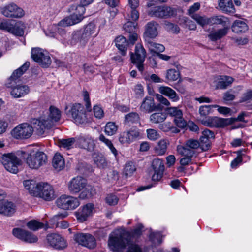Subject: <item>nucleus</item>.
Instances as JSON below:
<instances>
[{
    "mask_svg": "<svg viewBox=\"0 0 252 252\" xmlns=\"http://www.w3.org/2000/svg\"><path fill=\"white\" fill-rule=\"evenodd\" d=\"M108 245L113 252H123L128 246L126 252H146L136 244H131L130 232L125 230L115 231L113 235L109 236Z\"/></svg>",
    "mask_w": 252,
    "mask_h": 252,
    "instance_id": "obj_1",
    "label": "nucleus"
},
{
    "mask_svg": "<svg viewBox=\"0 0 252 252\" xmlns=\"http://www.w3.org/2000/svg\"><path fill=\"white\" fill-rule=\"evenodd\" d=\"M80 2V4H73L69 8V11L72 12L70 16L60 21L58 25L61 27H68L80 22L84 18L83 16L85 12V7Z\"/></svg>",
    "mask_w": 252,
    "mask_h": 252,
    "instance_id": "obj_2",
    "label": "nucleus"
},
{
    "mask_svg": "<svg viewBox=\"0 0 252 252\" xmlns=\"http://www.w3.org/2000/svg\"><path fill=\"white\" fill-rule=\"evenodd\" d=\"M97 34L96 27L93 23H90L86 26L82 31H77L73 32L72 36V42L78 43L80 46H84L92 37Z\"/></svg>",
    "mask_w": 252,
    "mask_h": 252,
    "instance_id": "obj_3",
    "label": "nucleus"
},
{
    "mask_svg": "<svg viewBox=\"0 0 252 252\" xmlns=\"http://www.w3.org/2000/svg\"><path fill=\"white\" fill-rule=\"evenodd\" d=\"M25 154L23 151H18L16 154L10 153L3 154L0 158V161L5 169L8 172L16 174L19 171V167L22 165V161L18 157L20 154Z\"/></svg>",
    "mask_w": 252,
    "mask_h": 252,
    "instance_id": "obj_4",
    "label": "nucleus"
},
{
    "mask_svg": "<svg viewBox=\"0 0 252 252\" xmlns=\"http://www.w3.org/2000/svg\"><path fill=\"white\" fill-rule=\"evenodd\" d=\"M48 161V158L42 151H37L33 154H28L26 162L28 166L32 169H38L45 165Z\"/></svg>",
    "mask_w": 252,
    "mask_h": 252,
    "instance_id": "obj_5",
    "label": "nucleus"
},
{
    "mask_svg": "<svg viewBox=\"0 0 252 252\" xmlns=\"http://www.w3.org/2000/svg\"><path fill=\"white\" fill-rule=\"evenodd\" d=\"M148 14L151 17L166 19L175 16L176 11L167 6H158L151 8Z\"/></svg>",
    "mask_w": 252,
    "mask_h": 252,
    "instance_id": "obj_6",
    "label": "nucleus"
},
{
    "mask_svg": "<svg viewBox=\"0 0 252 252\" xmlns=\"http://www.w3.org/2000/svg\"><path fill=\"white\" fill-rule=\"evenodd\" d=\"M146 54L145 49L140 44L136 45L134 53H131V62L136 64L137 69L141 72L144 69L143 63L146 58Z\"/></svg>",
    "mask_w": 252,
    "mask_h": 252,
    "instance_id": "obj_7",
    "label": "nucleus"
},
{
    "mask_svg": "<svg viewBox=\"0 0 252 252\" xmlns=\"http://www.w3.org/2000/svg\"><path fill=\"white\" fill-rule=\"evenodd\" d=\"M59 208L64 210H73L80 205L78 199L71 196L62 195L56 201Z\"/></svg>",
    "mask_w": 252,
    "mask_h": 252,
    "instance_id": "obj_8",
    "label": "nucleus"
},
{
    "mask_svg": "<svg viewBox=\"0 0 252 252\" xmlns=\"http://www.w3.org/2000/svg\"><path fill=\"white\" fill-rule=\"evenodd\" d=\"M33 133V127L28 123H22L16 126L12 131V136L17 139H27Z\"/></svg>",
    "mask_w": 252,
    "mask_h": 252,
    "instance_id": "obj_9",
    "label": "nucleus"
},
{
    "mask_svg": "<svg viewBox=\"0 0 252 252\" xmlns=\"http://www.w3.org/2000/svg\"><path fill=\"white\" fill-rule=\"evenodd\" d=\"M73 239L78 244L89 249H93L96 246L95 238L89 233H77L74 235Z\"/></svg>",
    "mask_w": 252,
    "mask_h": 252,
    "instance_id": "obj_10",
    "label": "nucleus"
},
{
    "mask_svg": "<svg viewBox=\"0 0 252 252\" xmlns=\"http://www.w3.org/2000/svg\"><path fill=\"white\" fill-rule=\"evenodd\" d=\"M25 26L21 21L16 22L5 20L4 21L3 30L16 36H22L24 34Z\"/></svg>",
    "mask_w": 252,
    "mask_h": 252,
    "instance_id": "obj_11",
    "label": "nucleus"
},
{
    "mask_svg": "<svg viewBox=\"0 0 252 252\" xmlns=\"http://www.w3.org/2000/svg\"><path fill=\"white\" fill-rule=\"evenodd\" d=\"M69 112L76 124H84L87 122L85 110L82 105L80 104H74Z\"/></svg>",
    "mask_w": 252,
    "mask_h": 252,
    "instance_id": "obj_12",
    "label": "nucleus"
},
{
    "mask_svg": "<svg viewBox=\"0 0 252 252\" xmlns=\"http://www.w3.org/2000/svg\"><path fill=\"white\" fill-rule=\"evenodd\" d=\"M38 190L35 196H39L46 201H51L55 197L53 187L47 183H40Z\"/></svg>",
    "mask_w": 252,
    "mask_h": 252,
    "instance_id": "obj_13",
    "label": "nucleus"
},
{
    "mask_svg": "<svg viewBox=\"0 0 252 252\" xmlns=\"http://www.w3.org/2000/svg\"><path fill=\"white\" fill-rule=\"evenodd\" d=\"M167 114L174 117V122L180 128H184L187 125L186 121L183 118V112L177 107H170L165 109Z\"/></svg>",
    "mask_w": 252,
    "mask_h": 252,
    "instance_id": "obj_14",
    "label": "nucleus"
},
{
    "mask_svg": "<svg viewBox=\"0 0 252 252\" xmlns=\"http://www.w3.org/2000/svg\"><path fill=\"white\" fill-rule=\"evenodd\" d=\"M0 11L2 15L8 18H20L24 15L23 10L13 3L1 8Z\"/></svg>",
    "mask_w": 252,
    "mask_h": 252,
    "instance_id": "obj_15",
    "label": "nucleus"
},
{
    "mask_svg": "<svg viewBox=\"0 0 252 252\" xmlns=\"http://www.w3.org/2000/svg\"><path fill=\"white\" fill-rule=\"evenodd\" d=\"M140 136L139 129L131 128L120 133L119 141L122 144L128 145L136 140Z\"/></svg>",
    "mask_w": 252,
    "mask_h": 252,
    "instance_id": "obj_16",
    "label": "nucleus"
},
{
    "mask_svg": "<svg viewBox=\"0 0 252 252\" xmlns=\"http://www.w3.org/2000/svg\"><path fill=\"white\" fill-rule=\"evenodd\" d=\"M12 234L16 238L27 243H35L38 240V238L32 232L19 228H14Z\"/></svg>",
    "mask_w": 252,
    "mask_h": 252,
    "instance_id": "obj_17",
    "label": "nucleus"
},
{
    "mask_svg": "<svg viewBox=\"0 0 252 252\" xmlns=\"http://www.w3.org/2000/svg\"><path fill=\"white\" fill-rule=\"evenodd\" d=\"M87 185V180L81 176H77L68 183V190L72 193H77L85 189Z\"/></svg>",
    "mask_w": 252,
    "mask_h": 252,
    "instance_id": "obj_18",
    "label": "nucleus"
},
{
    "mask_svg": "<svg viewBox=\"0 0 252 252\" xmlns=\"http://www.w3.org/2000/svg\"><path fill=\"white\" fill-rule=\"evenodd\" d=\"M34 129L36 134L38 135H42L46 128L52 127L51 123L48 122L44 119H33L31 121V125Z\"/></svg>",
    "mask_w": 252,
    "mask_h": 252,
    "instance_id": "obj_19",
    "label": "nucleus"
},
{
    "mask_svg": "<svg viewBox=\"0 0 252 252\" xmlns=\"http://www.w3.org/2000/svg\"><path fill=\"white\" fill-rule=\"evenodd\" d=\"M152 167L154 171L152 180L155 181H159L162 178L164 171L163 161L159 158L154 159L152 162Z\"/></svg>",
    "mask_w": 252,
    "mask_h": 252,
    "instance_id": "obj_20",
    "label": "nucleus"
},
{
    "mask_svg": "<svg viewBox=\"0 0 252 252\" xmlns=\"http://www.w3.org/2000/svg\"><path fill=\"white\" fill-rule=\"evenodd\" d=\"M159 107L160 104L155 105L153 98L150 96H147L142 101L139 107V110L144 113H150L160 109Z\"/></svg>",
    "mask_w": 252,
    "mask_h": 252,
    "instance_id": "obj_21",
    "label": "nucleus"
},
{
    "mask_svg": "<svg viewBox=\"0 0 252 252\" xmlns=\"http://www.w3.org/2000/svg\"><path fill=\"white\" fill-rule=\"evenodd\" d=\"M77 143L79 147L89 152L93 151L95 146L93 138L90 135L79 136L77 138Z\"/></svg>",
    "mask_w": 252,
    "mask_h": 252,
    "instance_id": "obj_22",
    "label": "nucleus"
},
{
    "mask_svg": "<svg viewBox=\"0 0 252 252\" xmlns=\"http://www.w3.org/2000/svg\"><path fill=\"white\" fill-rule=\"evenodd\" d=\"M230 121L228 119L220 118L217 117H210L202 123L206 126L215 127H222L229 124Z\"/></svg>",
    "mask_w": 252,
    "mask_h": 252,
    "instance_id": "obj_23",
    "label": "nucleus"
},
{
    "mask_svg": "<svg viewBox=\"0 0 252 252\" xmlns=\"http://www.w3.org/2000/svg\"><path fill=\"white\" fill-rule=\"evenodd\" d=\"M49 244L57 249H62L66 247L64 239L57 234H51L47 236Z\"/></svg>",
    "mask_w": 252,
    "mask_h": 252,
    "instance_id": "obj_24",
    "label": "nucleus"
},
{
    "mask_svg": "<svg viewBox=\"0 0 252 252\" xmlns=\"http://www.w3.org/2000/svg\"><path fill=\"white\" fill-rule=\"evenodd\" d=\"M15 205L7 200H0V214L5 216H11L16 212Z\"/></svg>",
    "mask_w": 252,
    "mask_h": 252,
    "instance_id": "obj_25",
    "label": "nucleus"
},
{
    "mask_svg": "<svg viewBox=\"0 0 252 252\" xmlns=\"http://www.w3.org/2000/svg\"><path fill=\"white\" fill-rule=\"evenodd\" d=\"M93 205L91 203H88L79 209L75 212V215L77 220L80 222L85 221L87 218L90 216L92 213Z\"/></svg>",
    "mask_w": 252,
    "mask_h": 252,
    "instance_id": "obj_26",
    "label": "nucleus"
},
{
    "mask_svg": "<svg viewBox=\"0 0 252 252\" xmlns=\"http://www.w3.org/2000/svg\"><path fill=\"white\" fill-rule=\"evenodd\" d=\"M30 65L29 62L25 63L22 66L15 70L9 78L8 82L6 83L7 87H12L13 83H16L17 80L28 69Z\"/></svg>",
    "mask_w": 252,
    "mask_h": 252,
    "instance_id": "obj_27",
    "label": "nucleus"
},
{
    "mask_svg": "<svg viewBox=\"0 0 252 252\" xmlns=\"http://www.w3.org/2000/svg\"><path fill=\"white\" fill-rule=\"evenodd\" d=\"M158 24L154 21H150L146 25L145 31L144 33L146 40L147 38H154L158 35Z\"/></svg>",
    "mask_w": 252,
    "mask_h": 252,
    "instance_id": "obj_28",
    "label": "nucleus"
},
{
    "mask_svg": "<svg viewBox=\"0 0 252 252\" xmlns=\"http://www.w3.org/2000/svg\"><path fill=\"white\" fill-rule=\"evenodd\" d=\"M16 83H13L12 90L10 92L11 95L14 98L23 97L29 92V88L26 85H17L14 86Z\"/></svg>",
    "mask_w": 252,
    "mask_h": 252,
    "instance_id": "obj_29",
    "label": "nucleus"
},
{
    "mask_svg": "<svg viewBox=\"0 0 252 252\" xmlns=\"http://www.w3.org/2000/svg\"><path fill=\"white\" fill-rule=\"evenodd\" d=\"M158 91L160 94L168 97L173 102H177L180 99L176 92L169 87L161 86L158 87Z\"/></svg>",
    "mask_w": 252,
    "mask_h": 252,
    "instance_id": "obj_30",
    "label": "nucleus"
},
{
    "mask_svg": "<svg viewBox=\"0 0 252 252\" xmlns=\"http://www.w3.org/2000/svg\"><path fill=\"white\" fill-rule=\"evenodd\" d=\"M220 9L225 13H234L235 9L232 0H218Z\"/></svg>",
    "mask_w": 252,
    "mask_h": 252,
    "instance_id": "obj_31",
    "label": "nucleus"
},
{
    "mask_svg": "<svg viewBox=\"0 0 252 252\" xmlns=\"http://www.w3.org/2000/svg\"><path fill=\"white\" fill-rule=\"evenodd\" d=\"M248 29V26L246 22L240 20H236L231 26L232 32L237 34L245 33Z\"/></svg>",
    "mask_w": 252,
    "mask_h": 252,
    "instance_id": "obj_32",
    "label": "nucleus"
},
{
    "mask_svg": "<svg viewBox=\"0 0 252 252\" xmlns=\"http://www.w3.org/2000/svg\"><path fill=\"white\" fill-rule=\"evenodd\" d=\"M234 79L228 76H221L219 78L216 88L217 89H225L233 82Z\"/></svg>",
    "mask_w": 252,
    "mask_h": 252,
    "instance_id": "obj_33",
    "label": "nucleus"
},
{
    "mask_svg": "<svg viewBox=\"0 0 252 252\" xmlns=\"http://www.w3.org/2000/svg\"><path fill=\"white\" fill-rule=\"evenodd\" d=\"M228 30V27H224L216 31L211 32L208 35V37L213 41L220 40L227 34Z\"/></svg>",
    "mask_w": 252,
    "mask_h": 252,
    "instance_id": "obj_34",
    "label": "nucleus"
},
{
    "mask_svg": "<svg viewBox=\"0 0 252 252\" xmlns=\"http://www.w3.org/2000/svg\"><path fill=\"white\" fill-rule=\"evenodd\" d=\"M61 111L56 107L51 106L49 108V114L46 120L51 123L52 126L54 122L59 121L61 118Z\"/></svg>",
    "mask_w": 252,
    "mask_h": 252,
    "instance_id": "obj_35",
    "label": "nucleus"
},
{
    "mask_svg": "<svg viewBox=\"0 0 252 252\" xmlns=\"http://www.w3.org/2000/svg\"><path fill=\"white\" fill-rule=\"evenodd\" d=\"M115 45L121 52V54L124 56L127 51L128 42L126 38L123 36H119L115 39Z\"/></svg>",
    "mask_w": 252,
    "mask_h": 252,
    "instance_id": "obj_36",
    "label": "nucleus"
},
{
    "mask_svg": "<svg viewBox=\"0 0 252 252\" xmlns=\"http://www.w3.org/2000/svg\"><path fill=\"white\" fill-rule=\"evenodd\" d=\"M39 184L40 183H36L33 180H26L23 182L25 188L29 191L30 194L33 196L37 194V190H38Z\"/></svg>",
    "mask_w": 252,
    "mask_h": 252,
    "instance_id": "obj_37",
    "label": "nucleus"
},
{
    "mask_svg": "<svg viewBox=\"0 0 252 252\" xmlns=\"http://www.w3.org/2000/svg\"><path fill=\"white\" fill-rule=\"evenodd\" d=\"M124 123L130 126L132 124L140 123V117L136 112L129 113L125 116Z\"/></svg>",
    "mask_w": 252,
    "mask_h": 252,
    "instance_id": "obj_38",
    "label": "nucleus"
},
{
    "mask_svg": "<svg viewBox=\"0 0 252 252\" xmlns=\"http://www.w3.org/2000/svg\"><path fill=\"white\" fill-rule=\"evenodd\" d=\"M166 114L162 112H156L152 114L149 117L150 122L152 124H158L163 122L166 119Z\"/></svg>",
    "mask_w": 252,
    "mask_h": 252,
    "instance_id": "obj_39",
    "label": "nucleus"
},
{
    "mask_svg": "<svg viewBox=\"0 0 252 252\" xmlns=\"http://www.w3.org/2000/svg\"><path fill=\"white\" fill-rule=\"evenodd\" d=\"M52 165L57 171L62 170L65 165L63 157L60 154H55L53 158Z\"/></svg>",
    "mask_w": 252,
    "mask_h": 252,
    "instance_id": "obj_40",
    "label": "nucleus"
},
{
    "mask_svg": "<svg viewBox=\"0 0 252 252\" xmlns=\"http://www.w3.org/2000/svg\"><path fill=\"white\" fill-rule=\"evenodd\" d=\"M148 47L151 53H158L162 52L165 50L164 46L159 43H155L152 41L147 42Z\"/></svg>",
    "mask_w": 252,
    "mask_h": 252,
    "instance_id": "obj_41",
    "label": "nucleus"
},
{
    "mask_svg": "<svg viewBox=\"0 0 252 252\" xmlns=\"http://www.w3.org/2000/svg\"><path fill=\"white\" fill-rule=\"evenodd\" d=\"M177 152L183 156L192 158L195 152L194 150L185 146L178 145L177 147Z\"/></svg>",
    "mask_w": 252,
    "mask_h": 252,
    "instance_id": "obj_42",
    "label": "nucleus"
},
{
    "mask_svg": "<svg viewBox=\"0 0 252 252\" xmlns=\"http://www.w3.org/2000/svg\"><path fill=\"white\" fill-rule=\"evenodd\" d=\"M77 142V139L75 138H69L67 139H62L59 140V146L67 150H69L73 147L75 142Z\"/></svg>",
    "mask_w": 252,
    "mask_h": 252,
    "instance_id": "obj_43",
    "label": "nucleus"
},
{
    "mask_svg": "<svg viewBox=\"0 0 252 252\" xmlns=\"http://www.w3.org/2000/svg\"><path fill=\"white\" fill-rule=\"evenodd\" d=\"M168 144V142L166 140L162 139L160 140L156 148L157 153L159 155H164L166 152Z\"/></svg>",
    "mask_w": 252,
    "mask_h": 252,
    "instance_id": "obj_44",
    "label": "nucleus"
},
{
    "mask_svg": "<svg viewBox=\"0 0 252 252\" xmlns=\"http://www.w3.org/2000/svg\"><path fill=\"white\" fill-rule=\"evenodd\" d=\"M45 53L46 52L39 48H33L31 53L32 57L35 62L38 63Z\"/></svg>",
    "mask_w": 252,
    "mask_h": 252,
    "instance_id": "obj_45",
    "label": "nucleus"
},
{
    "mask_svg": "<svg viewBox=\"0 0 252 252\" xmlns=\"http://www.w3.org/2000/svg\"><path fill=\"white\" fill-rule=\"evenodd\" d=\"M136 168L133 162L131 161L127 162L124 170V174L126 177L132 176L136 171Z\"/></svg>",
    "mask_w": 252,
    "mask_h": 252,
    "instance_id": "obj_46",
    "label": "nucleus"
},
{
    "mask_svg": "<svg viewBox=\"0 0 252 252\" xmlns=\"http://www.w3.org/2000/svg\"><path fill=\"white\" fill-rule=\"evenodd\" d=\"M191 17L194 19L199 25L204 27L209 24L211 21L205 16H201L198 14L191 15Z\"/></svg>",
    "mask_w": 252,
    "mask_h": 252,
    "instance_id": "obj_47",
    "label": "nucleus"
},
{
    "mask_svg": "<svg viewBox=\"0 0 252 252\" xmlns=\"http://www.w3.org/2000/svg\"><path fill=\"white\" fill-rule=\"evenodd\" d=\"M180 77L179 72L175 69H170L167 71L165 78L169 81H176Z\"/></svg>",
    "mask_w": 252,
    "mask_h": 252,
    "instance_id": "obj_48",
    "label": "nucleus"
},
{
    "mask_svg": "<svg viewBox=\"0 0 252 252\" xmlns=\"http://www.w3.org/2000/svg\"><path fill=\"white\" fill-rule=\"evenodd\" d=\"M117 129V126L113 122L107 123L105 126V132L109 136H112L115 134Z\"/></svg>",
    "mask_w": 252,
    "mask_h": 252,
    "instance_id": "obj_49",
    "label": "nucleus"
},
{
    "mask_svg": "<svg viewBox=\"0 0 252 252\" xmlns=\"http://www.w3.org/2000/svg\"><path fill=\"white\" fill-rule=\"evenodd\" d=\"M94 160L97 166L100 168H104L107 165L106 159L101 155H94Z\"/></svg>",
    "mask_w": 252,
    "mask_h": 252,
    "instance_id": "obj_50",
    "label": "nucleus"
},
{
    "mask_svg": "<svg viewBox=\"0 0 252 252\" xmlns=\"http://www.w3.org/2000/svg\"><path fill=\"white\" fill-rule=\"evenodd\" d=\"M200 148L203 151H206L211 147V141L206 138L201 136L200 138Z\"/></svg>",
    "mask_w": 252,
    "mask_h": 252,
    "instance_id": "obj_51",
    "label": "nucleus"
},
{
    "mask_svg": "<svg viewBox=\"0 0 252 252\" xmlns=\"http://www.w3.org/2000/svg\"><path fill=\"white\" fill-rule=\"evenodd\" d=\"M217 105H202L199 107V113L202 116H206L209 115L212 108H216Z\"/></svg>",
    "mask_w": 252,
    "mask_h": 252,
    "instance_id": "obj_52",
    "label": "nucleus"
},
{
    "mask_svg": "<svg viewBox=\"0 0 252 252\" xmlns=\"http://www.w3.org/2000/svg\"><path fill=\"white\" fill-rule=\"evenodd\" d=\"M150 238L155 245H159L162 242V236L160 232H152L150 234Z\"/></svg>",
    "mask_w": 252,
    "mask_h": 252,
    "instance_id": "obj_53",
    "label": "nucleus"
},
{
    "mask_svg": "<svg viewBox=\"0 0 252 252\" xmlns=\"http://www.w3.org/2000/svg\"><path fill=\"white\" fill-rule=\"evenodd\" d=\"M27 227L33 231H36L43 227L44 224L42 223L38 222L35 220H32L28 222L27 224Z\"/></svg>",
    "mask_w": 252,
    "mask_h": 252,
    "instance_id": "obj_54",
    "label": "nucleus"
},
{
    "mask_svg": "<svg viewBox=\"0 0 252 252\" xmlns=\"http://www.w3.org/2000/svg\"><path fill=\"white\" fill-rule=\"evenodd\" d=\"M51 59L48 55V53L46 52L44 55L42 57L38 62V63L43 67H48L51 63Z\"/></svg>",
    "mask_w": 252,
    "mask_h": 252,
    "instance_id": "obj_55",
    "label": "nucleus"
},
{
    "mask_svg": "<svg viewBox=\"0 0 252 252\" xmlns=\"http://www.w3.org/2000/svg\"><path fill=\"white\" fill-rule=\"evenodd\" d=\"M164 25L165 29L170 32L178 33L180 32V28L177 25L168 21H165L164 22Z\"/></svg>",
    "mask_w": 252,
    "mask_h": 252,
    "instance_id": "obj_56",
    "label": "nucleus"
},
{
    "mask_svg": "<svg viewBox=\"0 0 252 252\" xmlns=\"http://www.w3.org/2000/svg\"><path fill=\"white\" fill-rule=\"evenodd\" d=\"M212 21L213 24H221L223 26H225L226 23L228 22L227 18L223 16H216L212 18Z\"/></svg>",
    "mask_w": 252,
    "mask_h": 252,
    "instance_id": "obj_57",
    "label": "nucleus"
},
{
    "mask_svg": "<svg viewBox=\"0 0 252 252\" xmlns=\"http://www.w3.org/2000/svg\"><path fill=\"white\" fill-rule=\"evenodd\" d=\"M185 145L186 147H189L193 150L200 148V145L199 144V142L198 140L193 139H190L187 140Z\"/></svg>",
    "mask_w": 252,
    "mask_h": 252,
    "instance_id": "obj_58",
    "label": "nucleus"
},
{
    "mask_svg": "<svg viewBox=\"0 0 252 252\" xmlns=\"http://www.w3.org/2000/svg\"><path fill=\"white\" fill-rule=\"evenodd\" d=\"M147 134L148 138L151 140H155L159 138V134L154 129H147Z\"/></svg>",
    "mask_w": 252,
    "mask_h": 252,
    "instance_id": "obj_59",
    "label": "nucleus"
},
{
    "mask_svg": "<svg viewBox=\"0 0 252 252\" xmlns=\"http://www.w3.org/2000/svg\"><path fill=\"white\" fill-rule=\"evenodd\" d=\"M118 198L114 194H108L105 198L106 203L109 205H115L118 203Z\"/></svg>",
    "mask_w": 252,
    "mask_h": 252,
    "instance_id": "obj_60",
    "label": "nucleus"
},
{
    "mask_svg": "<svg viewBox=\"0 0 252 252\" xmlns=\"http://www.w3.org/2000/svg\"><path fill=\"white\" fill-rule=\"evenodd\" d=\"M156 98L161 104L166 106H169L170 105L169 100L160 94H157L156 95Z\"/></svg>",
    "mask_w": 252,
    "mask_h": 252,
    "instance_id": "obj_61",
    "label": "nucleus"
},
{
    "mask_svg": "<svg viewBox=\"0 0 252 252\" xmlns=\"http://www.w3.org/2000/svg\"><path fill=\"white\" fill-rule=\"evenodd\" d=\"M242 102H250L252 101V90H248L242 95L241 97Z\"/></svg>",
    "mask_w": 252,
    "mask_h": 252,
    "instance_id": "obj_62",
    "label": "nucleus"
},
{
    "mask_svg": "<svg viewBox=\"0 0 252 252\" xmlns=\"http://www.w3.org/2000/svg\"><path fill=\"white\" fill-rule=\"evenodd\" d=\"M136 27L134 25V23L131 21L128 22L127 23L124 25V29L126 32L129 33L133 32L135 31Z\"/></svg>",
    "mask_w": 252,
    "mask_h": 252,
    "instance_id": "obj_63",
    "label": "nucleus"
},
{
    "mask_svg": "<svg viewBox=\"0 0 252 252\" xmlns=\"http://www.w3.org/2000/svg\"><path fill=\"white\" fill-rule=\"evenodd\" d=\"M144 226L142 224H138L136 226L135 228L133 229L132 232V234H130L131 237L132 235L133 236H139L142 234V229H143Z\"/></svg>",
    "mask_w": 252,
    "mask_h": 252,
    "instance_id": "obj_64",
    "label": "nucleus"
}]
</instances>
